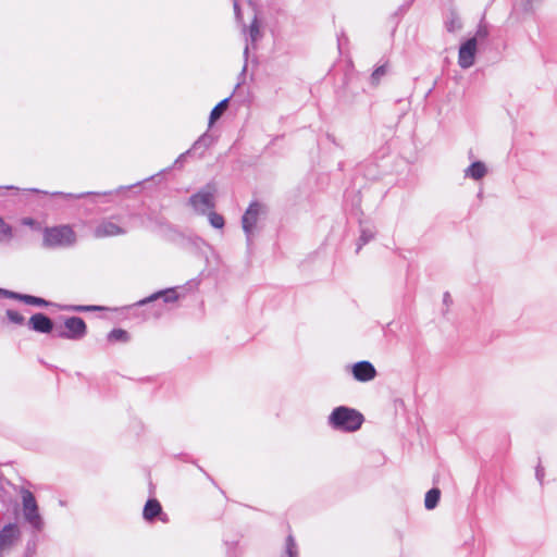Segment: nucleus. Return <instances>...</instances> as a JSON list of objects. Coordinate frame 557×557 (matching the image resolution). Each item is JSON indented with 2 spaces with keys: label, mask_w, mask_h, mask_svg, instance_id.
<instances>
[{
  "label": "nucleus",
  "mask_w": 557,
  "mask_h": 557,
  "mask_svg": "<svg viewBox=\"0 0 557 557\" xmlns=\"http://www.w3.org/2000/svg\"><path fill=\"white\" fill-rule=\"evenodd\" d=\"M77 242V235L69 224L46 227L42 232V245L49 249L70 248Z\"/></svg>",
  "instance_id": "obj_1"
},
{
  "label": "nucleus",
  "mask_w": 557,
  "mask_h": 557,
  "mask_svg": "<svg viewBox=\"0 0 557 557\" xmlns=\"http://www.w3.org/2000/svg\"><path fill=\"white\" fill-rule=\"evenodd\" d=\"M363 422V416L356 409L339 406L329 416V424L338 431L355 432Z\"/></svg>",
  "instance_id": "obj_2"
},
{
  "label": "nucleus",
  "mask_w": 557,
  "mask_h": 557,
  "mask_svg": "<svg viewBox=\"0 0 557 557\" xmlns=\"http://www.w3.org/2000/svg\"><path fill=\"white\" fill-rule=\"evenodd\" d=\"M22 497V512L24 520L37 532H40L45 528V521L39 512V507L34 494L26 490L21 488Z\"/></svg>",
  "instance_id": "obj_3"
},
{
  "label": "nucleus",
  "mask_w": 557,
  "mask_h": 557,
  "mask_svg": "<svg viewBox=\"0 0 557 557\" xmlns=\"http://www.w3.org/2000/svg\"><path fill=\"white\" fill-rule=\"evenodd\" d=\"M267 213L264 205L253 201L249 205L242 218V226L247 238L248 245L251 244L252 237L257 231V224L262 215Z\"/></svg>",
  "instance_id": "obj_4"
},
{
  "label": "nucleus",
  "mask_w": 557,
  "mask_h": 557,
  "mask_svg": "<svg viewBox=\"0 0 557 557\" xmlns=\"http://www.w3.org/2000/svg\"><path fill=\"white\" fill-rule=\"evenodd\" d=\"M86 334V323L82 318L72 317L65 320L63 329L55 330V336L67 339H81Z\"/></svg>",
  "instance_id": "obj_5"
},
{
  "label": "nucleus",
  "mask_w": 557,
  "mask_h": 557,
  "mask_svg": "<svg viewBox=\"0 0 557 557\" xmlns=\"http://www.w3.org/2000/svg\"><path fill=\"white\" fill-rule=\"evenodd\" d=\"M214 188L206 186L189 198V205L199 214H205L208 210L214 207Z\"/></svg>",
  "instance_id": "obj_6"
},
{
  "label": "nucleus",
  "mask_w": 557,
  "mask_h": 557,
  "mask_svg": "<svg viewBox=\"0 0 557 557\" xmlns=\"http://www.w3.org/2000/svg\"><path fill=\"white\" fill-rule=\"evenodd\" d=\"M124 234H126V230L114 222L112 219L100 220L94 228V236L96 238H104Z\"/></svg>",
  "instance_id": "obj_7"
},
{
  "label": "nucleus",
  "mask_w": 557,
  "mask_h": 557,
  "mask_svg": "<svg viewBox=\"0 0 557 557\" xmlns=\"http://www.w3.org/2000/svg\"><path fill=\"white\" fill-rule=\"evenodd\" d=\"M476 50V38H470L460 46L458 53V64L460 67L469 69L474 64Z\"/></svg>",
  "instance_id": "obj_8"
},
{
  "label": "nucleus",
  "mask_w": 557,
  "mask_h": 557,
  "mask_svg": "<svg viewBox=\"0 0 557 557\" xmlns=\"http://www.w3.org/2000/svg\"><path fill=\"white\" fill-rule=\"evenodd\" d=\"M355 380L359 382H369L376 376V370L369 361H359L351 368Z\"/></svg>",
  "instance_id": "obj_9"
},
{
  "label": "nucleus",
  "mask_w": 557,
  "mask_h": 557,
  "mask_svg": "<svg viewBox=\"0 0 557 557\" xmlns=\"http://www.w3.org/2000/svg\"><path fill=\"white\" fill-rule=\"evenodd\" d=\"M21 535L17 524L9 523L0 531V552L11 547Z\"/></svg>",
  "instance_id": "obj_10"
},
{
  "label": "nucleus",
  "mask_w": 557,
  "mask_h": 557,
  "mask_svg": "<svg viewBox=\"0 0 557 557\" xmlns=\"http://www.w3.org/2000/svg\"><path fill=\"white\" fill-rule=\"evenodd\" d=\"M143 516H144V519L148 522L153 521V519L157 517H159L162 522L168 521V516L165 513H163L160 503L154 498L149 499L146 503V505L144 507Z\"/></svg>",
  "instance_id": "obj_11"
},
{
  "label": "nucleus",
  "mask_w": 557,
  "mask_h": 557,
  "mask_svg": "<svg viewBox=\"0 0 557 557\" xmlns=\"http://www.w3.org/2000/svg\"><path fill=\"white\" fill-rule=\"evenodd\" d=\"M28 325L38 333H50L53 330L52 320L44 313L33 314L28 321Z\"/></svg>",
  "instance_id": "obj_12"
},
{
  "label": "nucleus",
  "mask_w": 557,
  "mask_h": 557,
  "mask_svg": "<svg viewBox=\"0 0 557 557\" xmlns=\"http://www.w3.org/2000/svg\"><path fill=\"white\" fill-rule=\"evenodd\" d=\"M487 173L485 164L481 161L473 162L470 166L465 170V175L472 180L479 181L483 178Z\"/></svg>",
  "instance_id": "obj_13"
},
{
  "label": "nucleus",
  "mask_w": 557,
  "mask_h": 557,
  "mask_svg": "<svg viewBox=\"0 0 557 557\" xmlns=\"http://www.w3.org/2000/svg\"><path fill=\"white\" fill-rule=\"evenodd\" d=\"M161 297L163 298L164 302H173L177 299V294H176L175 289L170 288V289H166L163 292L156 293L152 296H150L144 300H140L138 302V305H146L147 302L156 300Z\"/></svg>",
  "instance_id": "obj_14"
},
{
  "label": "nucleus",
  "mask_w": 557,
  "mask_h": 557,
  "mask_svg": "<svg viewBox=\"0 0 557 557\" xmlns=\"http://www.w3.org/2000/svg\"><path fill=\"white\" fill-rule=\"evenodd\" d=\"M5 294L11 297V298H16V299H20L22 301H24L25 304L27 305H32V306H47L48 302L42 299V298H39V297H36V296H32V295H20V294H15L13 292H5Z\"/></svg>",
  "instance_id": "obj_15"
},
{
  "label": "nucleus",
  "mask_w": 557,
  "mask_h": 557,
  "mask_svg": "<svg viewBox=\"0 0 557 557\" xmlns=\"http://www.w3.org/2000/svg\"><path fill=\"white\" fill-rule=\"evenodd\" d=\"M281 557H298V546L292 534L286 537Z\"/></svg>",
  "instance_id": "obj_16"
},
{
  "label": "nucleus",
  "mask_w": 557,
  "mask_h": 557,
  "mask_svg": "<svg viewBox=\"0 0 557 557\" xmlns=\"http://www.w3.org/2000/svg\"><path fill=\"white\" fill-rule=\"evenodd\" d=\"M440 497H441V491L438 488H431L425 494V499H424L425 508L429 510L434 509L438 504Z\"/></svg>",
  "instance_id": "obj_17"
},
{
  "label": "nucleus",
  "mask_w": 557,
  "mask_h": 557,
  "mask_svg": "<svg viewBox=\"0 0 557 557\" xmlns=\"http://www.w3.org/2000/svg\"><path fill=\"white\" fill-rule=\"evenodd\" d=\"M228 100V98L223 99L212 109L210 113V124H213L218 119H220L227 108Z\"/></svg>",
  "instance_id": "obj_18"
},
{
  "label": "nucleus",
  "mask_w": 557,
  "mask_h": 557,
  "mask_svg": "<svg viewBox=\"0 0 557 557\" xmlns=\"http://www.w3.org/2000/svg\"><path fill=\"white\" fill-rule=\"evenodd\" d=\"M446 29L450 33L461 29L462 24L459 16L456 13H450L445 22Z\"/></svg>",
  "instance_id": "obj_19"
},
{
  "label": "nucleus",
  "mask_w": 557,
  "mask_h": 557,
  "mask_svg": "<svg viewBox=\"0 0 557 557\" xmlns=\"http://www.w3.org/2000/svg\"><path fill=\"white\" fill-rule=\"evenodd\" d=\"M108 338L112 342H126L128 339V334L122 329H114L109 333Z\"/></svg>",
  "instance_id": "obj_20"
},
{
  "label": "nucleus",
  "mask_w": 557,
  "mask_h": 557,
  "mask_svg": "<svg viewBox=\"0 0 557 557\" xmlns=\"http://www.w3.org/2000/svg\"><path fill=\"white\" fill-rule=\"evenodd\" d=\"M249 36L252 42L257 41L261 37L260 24L257 16H255L249 27Z\"/></svg>",
  "instance_id": "obj_21"
},
{
  "label": "nucleus",
  "mask_w": 557,
  "mask_h": 557,
  "mask_svg": "<svg viewBox=\"0 0 557 557\" xmlns=\"http://www.w3.org/2000/svg\"><path fill=\"white\" fill-rule=\"evenodd\" d=\"M208 218H209L210 224L214 228H223L225 222H224V218L221 214L210 211L208 214Z\"/></svg>",
  "instance_id": "obj_22"
},
{
  "label": "nucleus",
  "mask_w": 557,
  "mask_h": 557,
  "mask_svg": "<svg viewBox=\"0 0 557 557\" xmlns=\"http://www.w3.org/2000/svg\"><path fill=\"white\" fill-rule=\"evenodd\" d=\"M7 317H8L9 321L14 324L22 325L25 322V318L20 312L15 311V310H11V309L7 310Z\"/></svg>",
  "instance_id": "obj_23"
},
{
  "label": "nucleus",
  "mask_w": 557,
  "mask_h": 557,
  "mask_svg": "<svg viewBox=\"0 0 557 557\" xmlns=\"http://www.w3.org/2000/svg\"><path fill=\"white\" fill-rule=\"evenodd\" d=\"M12 237V227L0 219V242Z\"/></svg>",
  "instance_id": "obj_24"
},
{
  "label": "nucleus",
  "mask_w": 557,
  "mask_h": 557,
  "mask_svg": "<svg viewBox=\"0 0 557 557\" xmlns=\"http://www.w3.org/2000/svg\"><path fill=\"white\" fill-rule=\"evenodd\" d=\"M374 237V233L370 230H362L359 238V244L357 247V252L361 249L362 245L367 244Z\"/></svg>",
  "instance_id": "obj_25"
},
{
  "label": "nucleus",
  "mask_w": 557,
  "mask_h": 557,
  "mask_svg": "<svg viewBox=\"0 0 557 557\" xmlns=\"http://www.w3.org/2000/svg\"><path fill=\"white\" fill-rule=\"evenodd\" d=\"M487 36H488L487 27L485 25H480L475 33V36L473 38H476V42H478L479 40L485 39Z\"/></svg>",
  "instance_id": "obj_26"
},
{
  "label": "nucleus",
  "mask_w": 557,
  "mask_h": 557,
  "mask_svg": "<svg viewBox=\"0 0 557 557\" xmlns=\"http://www.w3.org/2000/svg\"><path fill=\"white\" fill-rule=\"evenodd\" d=\"M385 73H386V67H385L384 65L379 66V67H377V69H375V70H374V72L372 73V76H371V77H372V81H373V82H375V83H376V82H379V79H380L383 75H385Z\"/></svg>",
  "instance_id": "obj_27"
},
{
  "label": "nucleus",
  "mask_w": 557,
  "mask_h": 557,
  "mask_svg": "<svg viewBox=\"0 0 557 557\" xmlns=\"http://www.w3.org/2000/svg\"><path fill=\"white\" fill-rule=\"evenodd\" d=\"M52 195H53V196H63V197H65L66 199H78V198L84 197L85 195H89V193H87V194H78V195H76V194H64V193H60V191H58V193H53Z\"/></svg>",
  "instance_id": "obj_28"
},
{
  "label": "nucleus",
  "mask_w": 557,
  "mask_h": 557,
  "mask_svg": "<svg viewBox=\"0 0 557 557\" xmlns=\"http://www.w3.org/2000/svg\"><path fill=\"white\" fill-rule=\"evenodd\" d=\"M234 12H235V17L238 22H242L243 20V15H242V11H240V8H239V4L236 0H234Z\"/></svg>",
  "instance_id": "obj_29"
},
{
  "label": "nucleus",
  "mask_w": 557,
  "mask_h": 557,
  "mask_svg": "<svg viewBox=\"0 0 557 557\" xmlns=\"http://www.w3.org/2000/svg\"><path fill=\"white\" fill-rule=\"evenodd\" d=\"M98 309L95 306H78L75 308L76 311H91Z\"/></svg>",
  "instance_id": "obj_30"
},
{
  "label": "nucleus",
  "mask_w": 557,
  "mask_h": 557,
  "mask_svg": "<svg viewBox=\"0 0 557 557\" xmlns=\"http://www.w3.org/2000/svg\"><path fill=\"white\" fill-rule=\"evenodd\" d=\"M536 478L539 481H542L544 478V469L541 466L536 468Z\"/></svg>",
  "instance_id": "obj_31"
},
{
  "label": "nucleus",
  "mask_w": 557,
  "mask_h": 557,
  "mask_svg": "<svg viewBox=\"0 0 557 557\" xmlns=\"http://www.w3.org/2000/svg\"><path fill=\"white\" fill-rule=\"evenodd\" d=\"M23 224L24 225H28V226H34L35 225V221L30 218H26L23 220Z\"/></svg>",
  "instance_id": "obj_32"
},
{
  "label": "nucleus",
  "mask_w": 557,
  "mask_h": 557,
  "mask_svg": "<svg viewBox=\"0 0 557 557\" xmlns=\"http://www.w3.org/2000/svg\"><path fill=\"white\" fill-rule=\"evenodd\" d=\"M443 300H444V304H445L446 306H448V305L451 302V298H450L449 293H445V294H444V299H443Z\"/></svg>",
  "instance_id": "obj_33"
},
{
  "label": "nucleus",
  "mask_w": 557,
  "mask_h": 557,
  "mask_svg": "<svg viewBox=\"0 0 557 557\" xmlns=\"http://www.w3.org/2000/svg\"><path fill=\"white\" fill-rule=\"evenodd\" d=\"M205 139L203 138H199L194 145H193V148L191 150H196L200 144Z\"/></svg>",
  "instance_id": "obj_34"
},
{
  "label": "nucleus",
  "mask_w": 557,
  "mask_h": 557,
  "mask_svg": "<svg viewBox=\"0 0 557 557\" xmlns=\"http://www.w3.org/2000/svg\"><path fill=\"white\" fill-rule=\"evenodd\" d=\"M186 153H183L180 156L178 160L183 159L185 157Z\"/></svg>",
  "instance_id": "obj_35"
},
{
  "label": "nucleus",
  "mask_w": 557,
  "mask_h": 557,
  "mask_svg": "<svg viewBox=\"0 0 557 557\" xmlns=\"http://www.w3.org/2000/svg\"><path fill=\"white\" fill-rule=\"evenodd\" d=\"M247 53H248V46H246V48H245V54H247Z\"/></svg>",
  "instance_id": "obj_36"
},
{
  "label": "nucleus",
  "mask_w": 557,
  "mask_h": 557,
  "mask_svg": "<svg viewBox=\"0 0 557 557\" xmlns=\"http://www.w3.org/2000/svg\"><path fill=\"white\" fill-rule=\"evenodd\" d=\"M528 4H530L533 0H525Z\"/></svg>",
  "instance_id": "obj_37"
}]
</instances>
